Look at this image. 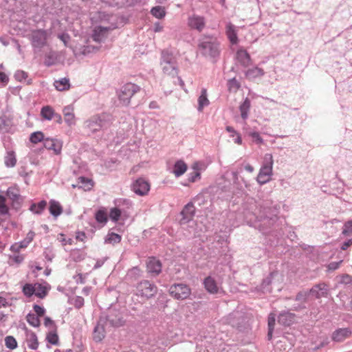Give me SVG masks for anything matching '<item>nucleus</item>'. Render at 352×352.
I'll use <instances>...</instances> for the list:
<instances>
[{
  "mask_svg": "<svg viewBox=\"0 0 352 352\" xmlns=\"http://www.w3.org/2000/svg\"><path fill=\"white\" fill-rule=\"evenodd\" d=\"M279 210L270 201H256L249 199L243 209L244 219L248 225L265 235L280 234L285 220L278 216Z\"/></svg>",
  "mask_w": 352,
  "mask_h": 352,
  "instance_id": "nucleus-1",
  "label": "nucleus"
},
{
  "mask_svg": "<svg viewBox=\"0 0 352 352\" xmlns=\"http://www.w3.org/2000/svg\"><path fill=\"white\" fill-rule=\"evenodd\" d=\"M197 47L203 56L210 59H216L221 53V43L213 35H202L198 40Z\"/></svg>",
  "mask_w": 352,
  "mask_h": 352,
  "instance_id": "nucleus-2",
  "label": "nucleus"
},
{
  "mask_svg": "<svg viewBox=\"0 0 352 352\" xmlns=\"http://www.w3.org/2000/svg\"><path fill=\"white\" fill-rule=\"evenodd\" d=\"M112 123L111 115L102 113L91 117L85 122V127L92 133L107 129Z\"/></svg>",
  "mask_w": 352,
  "mask_h": 352,
  "instance_id": "nucleus-3",
  "label": "nucleus"
},
{
  "mask_svg": "<svg viewBox=\"0 0 352 352\" xmlns=\"http://www.w3.org/2000/svg\"><path fill=\"white\" fill-rule=\"evenodd\" d=\"M100 322H104L106 324H109L111 327H119L125 323L120 309H107V312H102L100 316Z\"/></svg>",
  "mask_w": 352,
  "mask_h": 352,
  "instance_id": "nucleus-4",
  "label": "nucleus"
},
{
  "mask_svg": "<svg viewBox=\"0 0 352 352\" xmlns=\"http://www.w3.org/2000/svg\"><path fill=\"white\" fill-rule=\"evenodd\" d=\"M140 90V87L138 85L131 82L126 83L122 86L120 89L117 91V96L120 104L124 107L129 106L131 98Z\"/></svg>",
  "mask_w": 352,
  "mask_h": 352,
  "instance_id": "nucleus-5",
  "label": "nucleus"
},
{
  "mask_svg": "<svg viewBox=\"0 0 352 352\" xmlns=\"http://www.w3.org/2000/svg\"><path fill=\"white\" fill-rule=\"evenodd\" d=\"M137 294L148 299L154 296L157 292V286L147 280H142L136 286Z\"/></svg>",
  "mask_w": 352,
  "mask_h": 352,
  "instance_id": "nucleus-6",
  "label": "nucleus"
},
{
  "mask_svg": "<svg viewBox=\"0 0 352 352\" xmlns=\"http://www.w3.org/2000/svg\"><path fill=\"white\" fill-rule=\"evenodd\" d=\"M170 294L177 300L186 299L190 294L189 287L183 283L174 284L169 289Z\"/></svg>",
  "mask_w": 352,
  "mask_h": 352,
  "instance_id": "nucleus-7",
  "label": "nucleus"
},
{
  "mask_svg": "<svg viewBox=\"0 0 352 352\" xmlns=\"http://www.w3.org/2000/svg\"><path fill=\"white\" fill-rule=\"evenodd\" d=\"M47 34L44 30H34L31 35V42L33 47L41 49L46 45Z\"/></svg>",
  "mask_w": 352,
  "mask_h": 352,
  "instance_id": "nucleus-8",
  "label": "nucleus"
},
{
  "mask_svg": "<svg viewBox=\"0 0 352 352\" xmlns=\"http://www.w3.org/2000/svg\"><path fill=\"white\" fill-rule=\"evenodd\" d=\"M195 214V208L193 202H188L180 212L182 218L179 220L180 225H185L192 220Z\"/></svg>",
  "mask_w": 352,
  "mask_h": 352,
  "instance_id": "nucleus-9",
  "label": "nucleus"
},
{
  "mask_svg": "<svg viewBox=\"0 0 352 352\" xmlns=\"http://www.w3.org/2000/svg\"><path fill=\"white\" fill-rule=\"evenodd\" d=\"M329 292V285L324 283H319L314 285L309 290L310 297L313 298H320L327 297Z\"/></svg>",
  "mask_w": 352,
  "mask_h": 352,
  "instance_id": "nucleus-10",
  "label": "nucleus"
},
{
  "mask_svg": "<svg viewBox=\"0 0 352 352\" xmlns=\"http://www.w3.org/2000/svg\"><path fill=\"white\" fill-rule=\"evenodd\" d=\"M133 192L140 196L146 195L150 190V184L144 178L140 177L135 180L132 184Z\"/></svg>",
  "mask_w": 352,
  "mask_h": 352,
  "instance_id": "nucleus-11",
  "label": "nucleus"
},
{
  "mask_svg": "<svg viewBox=\"0 0 352 352\" xmlns=\"http://www.w3.org/2000/svg\"><path fill=\"white\" fill-rule=\"evenodd\" d=\"M146 272L151 276H157L162 272V263L155 257L149 258L146 263Z\"/></svg>",
  "mask_w": 352,
  "mask_h": 352,
  "instance_id": "nucleus-12",
  "label": "nucleus"
},
{
  "mask_svg": "<svg viewBox=\"0 0 352 352\" xmlns=\"http://www.w3.org/2000/svg\"><path fill=\"white\" fill-rule=\"evenodd\" d=\"M236 56L238 62L243 68H247L252 65V61L250 54L246 50L240 48L236 53Z\"/></svg>",
  "mask_w": 352,
  "mask_h": 352,
  "instance_id": "nucleus-13",
  "label": "nucleus"
},
{
  "mask_svg": "<svg viewBox=\"0 0 352 352\" xmlns=\"http://www.w3.org/2000/svg\"><path fill=\"white\" fill-rule=\"evenodd\" d=\"M188 25L190 28L201 32L206 25V20L204 16L193 14L188 18Z\"/></svg>",
  "mask_w": 352,
  "mask_h": 352,
  "instance_id": "nucleus-14",
  "label": "nucleus"
},
{
  "mask_svg": "<svg viewBox=\"0 0 352 352\" xmlns=\"http://www.w3.org/2000/svg\"><path fill=\"white\" fill-rule=\"evenodd\" d=\"M25 332V342L28 347L32 350H36L38 347V341L36 334L28 329L25 326L23 327Z\"/></svg>",
  "mask_w": 352,
  "mask_h": 352,
  "instance_id": "nucleus-15",
  "label": "nucleus"
},
{
  "mask_svg": "<svg viewBox=\"0 0 352 352\" xmlns=\"http://www.w3.org/2000/svg\"><path fill=\"white\" fill-rule=\"evenodd\" d=\"M352 334V331L349 328H340L335 330L331 336V338L334 342H341L346 338H349Z\"/></svg>",
  "mask_w": 352,
  "mask_h": 352,
  "instance_id": "nucleus-16",
  "label": "nucleus"
},
{
  "mask_svg": "<svg viewBox=\"0 0 352 352\" xmlns=\"http://www.w3.org/2000/svg\"><path fill=\"white\" fill-rule=\"evenodd\" d=\"M296 320V316L289 311H283L278 316V322L280 324L288 327L292 324Z\"/></svg>",
  "mask_w": 352,
  "mask_h": 352,
  "instance_id": "nucleus-17",
  "label": "nucleus"
},
{
  "mask_svg": "<svg viewBox=\"0 0 352 352\" xmlns=\"http://www.w3.org/2000/svg\"><path fill=\"white\" fill-rule=\"evenodd\" d=\"M226 34L229 40V41L232 45H236L239 42V38L237 36V30L236 29V26L234 25L231 23H228L226 26Z\"/></svg>",
  "mask_w": 352,
  "mask_h": 352,
  "instance_id": "nucleus-18",
  "label": "nucleus"
},
{
  "mask_svg": "<svg viewBox=\"0 0 352 352\" xmlns=\"http://www.w3.org/2000/svg\"><path fill=\"white\" fill-rule=\"evenodd\" d=\"M43 144L45 148L54 151L55 154H59L61 151L62 144L57 140L45 138Z\"/></svg>",
  "mask_w": 352,
  "mask_h": 352,
  "instance_id": "nucleus-19",
  "label": "nucleus"
},
{
  "mask_svg": "<svg viewBox=\"0 0 352 352\" xmlns=\"http://www.w3.org/2000/svg\"><path fill=\"white\" fill-rule=\"evenodd\" d=\"M50 288V285L45 281L43 283H36L34 296L39 298H44L47 295Z\"/></svg>",
  "mask_w": 352,
  "mask_h": 352,
  "instance_id": "nucleus-20",
  "label": "nucleus"
},
{
  "mask_svg": "<svg viewBox=\"0 0 352 352\" xmlns=\"http://www.w3.org/2000/svg\"><path fill=\"white\" fill-rule=\"evenodd\" d=\"M104 322H100V320L98 322L97 325L95 327L93 332V338L96 342H100L105 336Z\"/></svg>",
  "mask_w": 352,
  "mask_h": 352,
  "instance_id": "nucleus-21",
  "label": "nucleus"
},
{
  "mask_svg": "<svg viewBox=\"0 0 352 352\" xmlns=\"http://www.w3.org/2000/svg\"><path fill=\"white\" fill-rule=\"evenodd\" d=\"M177 63L176 58L169 49H164L161 52L160 64Z\"/></svg>",
  "mask_w": 352,
  "mask_h": 352,
  "instance_id": "nucleus-22",
  "label": "nucleus"
},
{
  "mask_svg": "<svg viewBox=\"0 0 352 352\" xmlns=\"http://www.w3.org/2000/svg\"><path fill=\"white\" fill-rule=\"evenodd\" d=\"M205 289L210 294H217L219 291L215 280L211 276L206 277L204 280Z\"/></svg>",
  "mask_w": 352,
  "mask_h": 352,
  "instance_id": "nucleus-23",
  "label": "nucleus"
},
{
  "mask_svg": "<svg viewBox=\"0 0 352 352\" xmlns=\"http://www.w3.org/2000/svg\"><path fill=\"white\" fill-rule=\"evenodd\" d=\"M265 72L262 68L254 67L250 68L245 72V77L249 80H254L256 78L264 76Z\"/></svg>",
  "mask_w": 352,
  "mask_h": 352,
  "instance_id": "nucleus-24",
  "label": "nucleus"
},
{
  "mask_svg": "<svg viewBox=\"0 0 352 352\" xmlns=\"http://www.w3.org/2000/svg\"><path fill=\"white\" fill-rule=\"evenodd\" d=\"M49 211L54 217L56 218L62 214L63 207L58 201L51 199L50 201Z\"/></svg>",
  "mask_w": 352,
  "mask_h": 352,
  "instance_id": "nucleus-25",
  "label": "nucleus"
},
{
  "mask_svg": "<svg viewBox=\"0 0 352 352\" xmlns=\"http://www.w3.org/2000/svg\"><path fill=\"white\" fill-rule=\"evenodd\" d=\"M63 115L65 122L69 126H72L75 124V116L74 113V109L71 106L65 107L63 110Z\"/></svg>",
  "mask_w": 352,
  "mask_h": 352,
  "instance_id": "nucleus-26",
  "label": "nucleus"
},
{
  "mask_svg": "<svg viewBox=\"0 0 352 352\" xmlns=\"http://www.w3.org/2000/svg\"><path fill=\"white\" fill-rule=\"evenodd\" d=\"M109 216L112 221L116 223L119 221L122 216L126 217L129 216V214H126L125 211L123 209H121L120 208H117L115 206V207L110 209Z\"/></svg>",
  "mask_w": 352,
  "mask_h": 352,
  "instance_id": "nucleus-27",
  "label": "nucleus"
},
{
  "mask_svg": "<svg viewBox=\"0 0 352 352\" xmlns=\"http://www.w3.org/2000/svg\"><path fill=\"white\" fill-rule=\"evenodd\" d=\"M164 74L171 76L173 77L177 76L178 68L177 63L160 64Z\"/></svg>",
  "mask_w": 352,
  "mask_h": 352,
  "instance_id": "nucleus-28",
  "label": "nucleus"
},
{
  "mask_svg": "<svg viewBox=\"0 0 352 352\" xmlns=\"http://www.w3.org/2000/svg\"><path fill=\"white\" fill-rule=\"evenodd\" d=\"M276 274L277 272H272L265 278L263 280L261 284V290L262 291L263 293L271 292V288L270 287V286L272 283L274 276Z\"/></svg>",
  "mask_w": 352,
  "mask_h": 352,
  "instance_id": "nucleus-29",
  "label": "nucleus"
},
{
  "mask_svg": "<svg viewBox=\"0 0 352 352\" xmlns=\"http://www.w3.org/2000/svg\"><path fill=\"white\" fill-rule=\"evenodd\" d=\"M209 100L207 97V90L203 88L201 91V94L198 98V107L197 110L199 111H202L203 109L205 107L209 105Z\"/></svg>",
  "mask_w": 352,
  "mask_h": 352,
  "instance_id": "nucleus-30",
  "label": "nucleus"
},
{
  "mask_svg": "<svg viewBox=\"0 0 352 352\" xmlns=\"http://www.w3.org/2000/svg\"><path fill=\"white\" fill-rule=\"evenodd\" d=\"M187 170L186 164L182 160H177L173 166V173L178 177L182 175Z\"/></svg>",
  "mask_w": 352,
  "mask_h": 352,
  "instance_id": "nucleus-31",
  "label": "nucleus"
},
{
  "mask_svg": "<svg viewBox=\"0 0 352 352\" xmlns=\"http://www.w3.org/2000/svg\"><path fill=\"white\" fill-rule=\"evenodd\" d=\"M275 323L276 314H274V313H271L270 314L267 319L268 331L267 337L268 340H272V339Z\"/></svg>",
  "mask_w": 352,
  "mask_h": 352,
  "instance_id": "nucleus-32",
  "label": "nucleus"
},
{
  "mask_svg": "<svg viewBox=\"0 0 352 352\" xmlns=\"http://www.w3.org/2000/svg\"><path fill=\"white\" fill-rule=\"evenodd\" d=\"M47 201L42 200L38 203H33L30 207V210L36 214H41L46 208Z\"/></svg>",
  "mask_w": 352,
  "mask_h": 352,
  "instance_id": "nucleus-33",
  "label": "nucleus"
},
{
  "mask_svg": "<svg viewBox=\"0 0 352 352\" xmlns=\"http://www.w3.org/2000/svg\"><path fill=\"white\" fill-rule=\"evenodd\" d=\"M115 206L117 208H120L125 211V214H128V210L132 208V202L126 199H118L114 201Z\"/></svg>",
  "mask_w": 352,
  "mask_h": 352,
  "instance_id": "nucleus-34",
  "label": "nucleus"
},
{
  "mask_svg": "<svg viewBox=\"0 0 352 352\" xmlns=\"http://www.w3.org/2000/svg\"><path fill=\"white\" fill-rule=\"evenodd\" d=\"M251 102L249 98H246L239 107L241 116L245 120L248 118V113L250 109Z\"/></svg>",
  "mask_w": 352,
  "mask_h": 352,
  "instance_id": "nucleus-35",
  "label": "nucleus"
},
{
  "mask_svg": "<svg viewBox=\"0 0 352 352\" xmlns=\"http://www.w3.org/2000/svg\"><path fill=\"white\" fill-rule=\"evenodd\" d=\"M55 111L50 106L43 107L41 111V116L43 119L47 120H52L54 117Z\"/></svg>",
  "mask_w": 352,
  "mask_h": 352,
  "instance_id": "nucleus-36",
  "label": "nucleus"
},
{
  "mask_svg": "<svg viewBox=\"0 0 352 352\" xmlns=\"http://www.w3.org/2000/svg\"><path fill=\"white\" fill-rule=\"evenodd\" d=\"M54 86L58 91H65L69 89V80L67 78H63L54 82Z\"/></svg>",
  "mask_w": 352,
  "mask_h": 352,
  "instance_id": "nucleus-37",
  "label": "nucleus"
},
{
  "mask_svg": "<svg viewBox=\"0 0 352 352\" xmlns=\"http://www.w3.org/2000/svg\"><path fill=\"white\" fill-rule=\"evenodd\" d=\"M4 163L6 167H14L16 163V159L14 151H9L4 158Z\"/></svg>",
  "mask_w": 352,
  "mask_h": 352,
  "instance_id": "nucleus-38",
  "label": "nucleus"
},
{
  "mask_svg": "<svg viewBox=\"0 0 352 352\" xmlns=\"http://www.w3.org/2000/svg\"><path fill=\"white\" fill-rule=\"evenodd\" d=\"M95 219L98 223L105 225L108 221L107 212L104 209L98 210L95 214Z\"/></svg>",
  "mask_w": 352,
  "mask_h": 352,
  "instance_id": "nucleus-39",
  "label": "nucleus"
},
{
  "mask_svg": "<svg viewBox=\"0 0 352 352\" xmlns=\"http://www.w3.org/2000/svg\"><path fill=\"white\" fill-rule=\"evenodd\" d=\"M22 292L23 294L28 297L30 298L32 296L34 295V293L36 292L35 290V283H26L23 286Z\"/></svg>",
  "mask_w": 352,
  "mask_h": 352,
  "instance_id": "nucleus-40",
  "label": "nucleus"
},
{
  "mask_svg": "<svg viewBox=\"0 0 352 352\" xmlns=\"http://www.w3.org/2000/svg\"><path fill=\"white\" fill-rule=\"evenodd\" d=\"M122 237L120 234L114 232L109 233L105 238L104 242L106 243L116 244L121 241Z\"/></svg>",
  "mask_w": 352,
  "mask_h": 352,
  "instance_id": "nucleus-41",
  "label": "nucleus"
},
{
  "mask_svg": "<svg viewBox=\"0 0 352 352\" xmlns=\"http://www.w3.org/2000/svg\"><path fill=\"white\" fill-rule=\"evenodd\" d=\"M71 258L75 262H80L85 258V254L80 250H74L71 252Z\"/></svg>",
  "mask_w": 352,
  "mask_h": 352,
  "instance_id": "nucleus-42",
  "label": "nucleus"
},
{
  "mask_svg": "<svg viewBox=\"0 0 352 352\" xmlns=\"http://www.w3.org/2000/svg\"><path fill=\"white\" fill-rule=\"evenodd\" d=\"M227 86L229 91H236L240 88L241 84L236 78H232L228 80Z\"/></svg>",
  "mask_w": 352,
  "mask_h": 352,
  "instance_id": "nucleus-43",
  "label": "nucleus"
},
{
  "mask_svg": "<svg viewBox=\"0 0 352 352\" xmlns=\"http://www.w3.org/2000/svg\"><path fill=\"white\" fill-rule=\"evenodd\" d=\"M151 13L153 16L160 19H162L166 14L164 8L161 6L153 7L151 10Z\"/></svg>",
  "mask_w": 352,
  "mask_h": 352,
  "instance_id": "nucleus-44",
  "label": "nucleus"
},
{
  "mask_svg": "<svg viewBox=\"0 0 352 352\" xmlns=\"http://www.w3.org/2000/svg\"><path fill=\"white\" fill-rule=\"evenodd\" d=\"M56 62V56L54 52H50L46 54L44 60V65L47 67H51L55 65Z\"/></svg>",
  "mask_w": 352,
  "mask_h": 352,
  "instance_id": "nucleus-45",
  "label": "nucleus"
},
{
  "mask_svg": "<svg viewBox=\"0 0 352 352\" xmlns=\"http://www.w3.org/2000/svg\"><path fill=\"white\" fill-rule=\"evenodd\" d=\"M44 134L41 131H36L32 133L30 137V141L33 144H36L39 142H44Z\"/></svg>",
  "mask_w": 352,
  "mask_h": 352,
  "instance_id": "nucleus-46",
  "label": "nucleus"
},
{
  "mask_svg": "<svg viewBox=\"0 0 352 352\" xmlns=\"http://www.w3.org/2000/svg\"><path fill=\"white\" fill-rule=\"evenodd\" d=\"M5 344L8 349L11 350L17 348V342L16 339L12 336H8L5 338Z\"/></svg>",
  "mask_w": 352,
  "mask_h": 352,
  "instance_id": "nucleus-47",
  "label": "nucleus"
},
{
  "mask_svg": "<svg viewBox=\"0 0 352 352\" xmlns=\"http://www.w3.org/2000/svg\"><path fill=\"white\" fill-rule=\"evenodd\" d=\"M26 319L28 322L34 327H38L40 325V320L36 314H28Z\"/></svg>",
  "mask_w": 352,
  "mask_h": 352,
  "instance_id": "nucleus-48",
  "label": "nucleus"
},
{
  "mask_svg": "<svg viewBox=\"0 0 352 352\" xmlns=\"http://www.w3.org/2000/svg\"><path fill=\"white\" fill-rule=\"evenodd\" d=\"M23 260H24V256L23 255L17 253V254H14L13 255H10L8 262H9L10 265H13V264L19 265L20 263H21L23 261Z\"/></svg>",
  "mask_w": 352,
  "mask_h": 352,
  "instance_id": "nucleus-49",
  "label": "nucleus"
},
{
  "mask_svg": "<svg viewBox=\"0 0 352 352\" xmlns=\"http://www.w3.org/2000/svg\"><path fill=\"white\" fill-rule=\"evenodd\" d=\"M9 212V208L6 205V199L3 195H0V214L6 215Z\"/></svg>",
  "mask_w": 352,
  "mask_h": 352,
  "instance_id": "nucleus-50",
  "label": "nucleus"
},
{
  "mask_svg": "<svg viewBox=\"0 0 352 352\" xmlns=\"http://www.w3.org/2000/svg\"><path fill=\"white\" fill-rule=\"evenodd\" d=\"M141 276V270L138 267L131 268L127 273V277L130 279L136 280Z\"/></svg>",
  "mask_w": 352,
  "mask_h": 352,
  "instance_id": "nucleus-51",
  "label": "nucleus"
},
{
  "mask_svg": "<svg viewBox=\"0 0 352 352\" xmlns=\"http://www.w3.org/2000/svg\"><path fill=\"white\" fill-rule=\"evenodd\" d=\"M47 341L53 344V345H58L59 344V338L56 332H50L46 337Z\"/></svg>",
  "mask_w": 352,
  "mask_h": 352,
  "instance_id": "nucleus-52",
  "label": "nucleus"
},
{
  "mask_svg": "<svg viewBox=\"0 0 352 352\" xmlns=\"http://www.w3.org/2000/svg\"><path fill=\"white\" fill-rule=\"evenodd\" d=\"M309 298L311 297L309 291H301L297 294L295 300L300 302H307Z\"/></svg>",
  "mask_w": 352,
  "mask_h": 352,
  "instance_id": "nucleus-53",
  "label": "nucleus"
},
{
  "mask_svg": "<svg viewBox=\"0 0 352 352\" xmlns=\"http://www.w3.org/2000/svg\"><path fill=\"white\" fill-rule=\"evenodd\" d=\"M6 194L11 201L17 200L22 198L21 196L19 194L18 191L12 188H9L8 189Z\"/></svg>",
  "mask_w": 352,
  "mask_h": 352,
  "instance_id": "nucleus-54",
  "label": "nucleus"
},
{
  "mask_svg": "<svg viewBox=\"0 0 352 352\" xmlns=\"http://www.w3.org/2000/svg\"><path fill=\"white\" fill-rule=\"evenodd\" d=\"M338 283L345 285H352V276L348 274H342L340 276V280Z\"/></svg>",
  "mask_w": 352,
  "mask_h": 352,
  "instance_id": "nucleus-55",
  "label": "nucleus"
},
{
  "mask_svg": "<svg viewBox=\"0 0 352 352\" xmlns=\"http://www.w3.org/2000/svg\"><path fill=\"white\" fill-rule=\"evenodd\" d=\"M274 164L272 155L270 153H266L263 158V165L265 167L272 168Z\"/></svg>",
  "mask_w": 352,
  "mask_h": 352,
  "instance_id": "nucleus-56",
  "label": "nucleus"
},
{
  "mask_svg": "<svg viewBox=\"0 0 352 352\" xmlns=\"http://www.w3.org/2000/svg\"><path fill=\"white\" fill-rule=\"evenodd\" d=\"M249 136L252 138V141L257 144H261L263 143V139L261 137L259 133L256 131L250 132Z\"/></svg>",
  "mask_w": 352,
  "mask_h": 352,
  "instance_id": "nucleus-57",
  "label": "nucleus"
},
{
  "mask_svg": "<svg viewBox=\"0 0 352 352\" xmlns=\"http://www.w3.org/2000/svg\"><path fill=\"white\" fill-rule=\"evenodd\" d=\"M28 76V73L23 70H17L14 74V78L19 82L25 80Z\"/></svg>",
  "mask_w": 352,
  "mask_h": 352,
  "instance_id": "nucleus-58",
  "label": "nucleus"
},
{
  "mask_svg": "<svg viewBox=\"0 0 352 352\" xmlns=\"http://www.w3.org/2000/svg\"><path fill=\"white\" fill-rule=\"evenodd\" d=\"M200 177H201L200 173L198 170H195L194 171H192V173L188 174V181L189 182L193 183V182H196L198 179H200Z\"/></svg>",
  "mask_w": 352,
  "mask_h": 352,
  "instance_id": "nucleus-59",
  "label": "nucleus"
},
{
  "mask_svg": "<svg viewBox=\"0 0 352 352\" xmlns=\"http://www.w3.org/2000/svg\"><path fill=\"white\" fill-rule=\"evenodd\" d=\"M258 173L260 174V177H261L262 175L270 177L272 175V168L262 166Z\"/></svg>",
  "mask_w": 352,
  "mask_h": 352,
  "instance_id": "nucleus-60",
  "label": "nucleus"
},
{
  "mask_svg": "<svg viewBox=\"0 0 352 352\" xmlns=\"http://www.w3.org/2000/svg\"><path fill=\"white\" fill-rule=\"evenodd\" d=\"M352 233V220L346 221L344 225V229L342 234L344 235H349Z\"/></svg>",
  "mask_w": 352,
  "mask_h": 352,
  "instance_id": "nucleus-61",
  "label": "nucleus"
},
{
  "mask_svg": "<svg viewBox=\"0 0 352 352\" xmlns=\"http://www.w3.org/2000/svg\"><path fill=\"white\" fill-rule=\"evenodd\" d=\"M23 198L12 201L11 207L12 209L18 211L22 206Z\"/></svg>",
  "mask_w": 352,
  "mask_h": 352,
  "instance_id": "nucleus-62",
  "label": "nucleus"
},
{
  "mask_svg": "<svg viewBox=\"0 0 352 352\" xmlns=\"http://www.w3.org/2000/svg\"><path fill=\"white\" fill-rule=\"evenodd\" d=\"M342 263V260H340L338 262H331L327 265L328 271H334L337 269H338Z\"/></svg>",
  "mask_w": 352,
  "mask_h": 352,
  "instance_id": "nucleus-63",
  "label": "nucleus"
},
{
  "mask_svg": "<svg viewBox=\"0 0 352 352\" xmlns=\"http://www.w3.org/2000/svg\"><path fill=\"white\" fill-rule=\"evenodd\" d=\"M74 300L76 308H80L84 305V298L81 296H76Z\"/></svg>",
  "mask_w": 352,
  "mask_h": 352,
  "instance_id": "nucleus-64",
  "label": "nucleus"
}]
</instances>
